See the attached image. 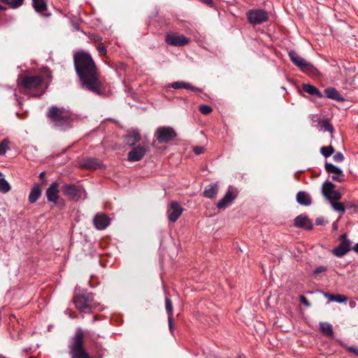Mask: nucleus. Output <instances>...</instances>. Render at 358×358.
I'll return each instance as SVG.
<instances>
[{"label": "nucleus", "instance_id": "nucleus-18", "mask_svg": "<svg viewBox=\"0 0 358 358\" xmlns=\"http://www.w3.org/2000/svg\"><path fill=\"white\" fill-rule=\"evenodd\" d=\"M237 192L234 189L229 190L225 195L217 203V207L220 209L225 208L237 196Z\"/></svg>", "mask_w": 358, "mask_h": 358}, {"label": "nucleus", "instance_id": "nucleus-46", "mask_svg": "<svg viewBox=\"0 0 358 358\" xmlns=\"http://www.w3.org/2000/svg\"><path fill=\"white\" fill-rule=\"evenodd\" d=\"M202 2H203L204 3H206V5H208V6L210 7H212L213 5V0H201Z\"/></svg>", "mask_w": 358, "mask_h": 358}, {"label": "nucleus", "instance_id": "nucleus-22", "mask_svg": "<svg viewBox=\"0 0 358 358\" xmlns=\"http://www.w3.org/2000/svg\"><path fill=\"white\" fill-rule=\"evenodd\" d=\"M101 166V162L99 159L94 157H89L84 159L81 164V166L88 169H95Z\"/></svg>", "mask_w": 358, "mask_h": 358}, {"label": "nucleus", "instance_id": "nucleus-43", "mask_svg": "<svg viewBox=\"0 0 358 358\" xmlns=\"http://www.w3.org/2000/svg\"><path fill=\"white\" fill-rule=\"evenodd\" d=\"M327 271V268H326L325 266H320L317 267V268L314 270L313 273H314L315 274H318V273H320L324 272V271Z\"/></svg>", "mask_w": 358, "mask_h": 358}, {"label": "nucleus", "instance_id": "nucleus-33", "mask_svg": "<svg viewBox=\"0 0 358 358\" xmlns=\"http://www.w3.org/2000/svg\"><path fill=\"white\" fill-rule=\"evenodd\" d=\"M1 1L8 5L11 8H17L22 5L24 0H1Z\"/></svg>", "mask_w": 358, "mask_h": 358}, {"label": "nucleus", "instance_id": "nucleus-7", "mask_svg": "<svg viewBox=\"0 0 358 358\" xmlns=\"http://www.w3.org/2000/svg\"><path fill=\"white\" fill-rule=\"evenodd\" d=\"M176 136L177 133L171 127H159L154 134V137L159 143H166Z\"/></svg>", "mask_w": 358, "mask_h": 358}, {"label": "nucleus", "instance_id": "nucleus-21", "mask_svg": "<svg viewBox=\"0 0 358 358\" xmlns=\"http://www.w3.org/2000/svg\"><path fill=\"white\" fill-rule=\"evenodd\" d=\"M219 189L217 183H213L207 185L203 191V196L208 199H213L216 196Z\"/></svg>", "mask_w": 358, "mask_h": 358}, {"label": "nucleus", "instance_id": "nucleus-28", "mask_svg": "<svg viewBox=\"0 0 358 358\" xmlns=\"http://www.w3.org/2000/svg\"><path fill=\"white\" fill-rule=\"evenodd\" d=\"M324 296L327 298L329 301H336L338 303H344L348 301V298L342 294H332L329 293H324Z\"/></svg>", "mask_w": 358, "mask_h": 358}, {"label": "nucleus", "instance_id": "nucleus-20", "mask_svg": "<svg viewBox=\"0 0 358 358\" xmlns=\"http://www.w3.org/2000/svg\"><path fill=\"white\" fill-rule=\"evenodd\" d=\"M124 139L128 145L134 147L138 143H139L141 139V136L138 131L133 130L129 131V134L125 136Z\"/></svg>", "mask_w": 358, "mask_h": 358}, {"label": "nucleus", "instance_id": "nucleus-39", "mask_svg": "<svg viewBox=\"0 0 358 358\" xmlns=\"http://www.w3.org/2000/svg\"><path fill=\"white\" fill-rule=\"evenodd\" d=\"M96 49L101 55H106L107 49L106 45L103 43H99L96 47Z\"/></svg>", "mask_w": 358, "mask_h": 358}, {"label": "nucleus", "instance_id": "nucleus-49", "mask_svg": "<svg viewBox=\"0 0 358 358\" xmlns=\"http://www.w3.org/2000/svg\"><path fill=\"white\" fill-rule=\"evenodd\" d=\"M94 41H96V42H99V43H101V40H102V38L99 36H96L93 38Z\"/></svg>", "mask_w": 358, "mask_h": 358}, {"label": "nucleus", "instance_id": "nucleus-4", "mask_svg": "<svg viewBox=\"0 0 358 358\" xmlns=\"http://www.w3.org/2000/svg\"><path fill=\"white\" fill-rule=\"evenodd\" d=\"M73 302L76 308L81 313H90L99 306V303L94 299V295L87 292L75 294Z\"/></svg>", "mask_w": 358, "mask_h": 358}, {"label": "nucleus", "instance_id": "nucleus-30", "mask_svg": "<svg viewBox=\"0 0 358 358\" xmlns=\"http://www.w3.org/2000/svg\"><path fill=\"white\" fill-rule=\"evenodd\" d=\"M33 6L36 12L43 13L47 9L46 0H32Z\"/></svg>", "mask_w": 358, "mask_h": 358}, {"label": "nucleus", "instance_id": "nucleus-52", "mask_svg": "<svg viewBox=\"0 0 358 358\" xmlns=\"http://www.w3.org/2000/svg\"><path fill=\"white\" fill-rule=\"evenodd\" d=\"M316 224H322V220L321 219H320V218H317L316 220Z\"/></svg>", "mask_w": 358, "mask_h": 358}, {"label": "nucleus", "instance_id": "nucleus-53", "mask_svg": "<svg viewBox=\"0 0 358 358\" xmlns=\"http://www.w3.org/2000/svg\"><path fill=\"white\" fill-rule=\"evenodd\" d=\"M236 358H245V357L243 356H238Z\"/></svg>", "mask_w": 358, "mask_h": 358}, {"label": "nucleus", "instance_id": "nucleus-19", "mask_svg": "<svg viewBox=\"0 0 358 358\" xmlns=\"http://www.w3.org/2000/svg\"><path fill=\"white\" fill-rule=\"evenodd\" d=\"M294 225L299 228L311 229L313 224L308 217L305 215H300L294 219Z\"/></svg>", "mask_w": 358, "mask_h": 358}, {"label": "nucleus", "instance_id": "nucleus-29", "mask_svg": "<svg viewBox=\"0 0 358 358\" xmlns=\"http://www.w3.org/2000/svg\"><path fill=\"white\" fill-rule=\"evenodd\" d=\"M320 330L323 334L332 337L334 335L333 328L331 324L327 322L320 323Z\"/></svg>", "mask_w": 358, "mask_h": 358}, {"label": "nucleus", "instance_id": "nucleus-6", "mask_svg": "<svg viewBox=\"0 0 358 358\" xmlns=\"http://www.w3.org/2000/svg\"><path fill=\"white\" fill-rule=\"evenodd\" d=\"M289 56L293 64L300 69L301 71L308 74H315L317 69L303 57L299 56L296 52L292 50L289 52Z\"/></svg>", "mask_w": 358, "mask_h": 358}, {"label": "nucleus", "instance_id": "nucleus-41", "mask_svg": "<svg viewBox=\"0 0 358 358\" xmlns=\"http://www.w3.org/2000/svg\"><path fill=\"white\" fill-rule=\"evenodd\" d=\"M299 300L302 304H303L306 307H309L310 306V303H309L308 300L306 296L303 295H301L299 296Z\"/></svg>", "mask_w": 358, "mask_h": 358}, {"label": "nucleus", "instance_id": "nucleus-5", "mask_svg": "<svg viewBox=\"0 0 358 358\" xmlns=\"http://www.w3.org/2000/svg\"><path fill=\"white\" fill-rule=\"evenodd\" d=\"M51 76L50 72L46 73L45 77L36 75L20 76L17 79V85L26 90L37 89L44 82L50 83Z\"/></svg>", "mask_w": 358, "mask_h": 358}, {"label": "nucleus", "instance_id": "nucleus-34", "mask_svg": "<svg viewBox=\"0 0 358 358\" xmlns=\"http://www.w3.org/2000/svg\"><path fill=\"white\" fill-rule=\"evenodd\" d=\"M334 148L331 145L323 146L320 148V152L324 157H329L334 152Z\"/></svg>", "mask_w": 358, "mask_h": 358}, {"label": "nucleus", "instance_id": "nucleus-27", "mask_svg": "<svg viewBox=\"0 0 358 358\" xmlns=\"http://www.w3.org/2000/svg\"><path fill=\"white\" fill-rule=\"evenodd\" d=\"M303 90L306 93L311 94V95H314L318 98L323 97V94H322V92L317 88H316L315 86H313L312 85L304 84L303 85Z\"/></svg>", "mask_w": 358, "mask_h": 358}, {"label": "nucleus", "instance_id": "nucleus-9", "mask_svg": "<svg viewBox=\"0 0 358 358\" xmlns=\"http://www.w3.org/2000/svg\"><path fill=\"white\" fill-rule=\"evenodd\" d=\"M62 194L69 199L78 201L85 190L79 186L73 184H64L61 188Z\"/></svg>", "mask_w": 358, "mask_h": 358}, {"label": "nucleus", "instance_id": "nucleus-40", "mask_svg": "<svg viewBox=\"0 0 358 358\" xmlns=\"http://www.w3.org/2000/svg\"><path fill=\"white\" fill-rule=\"evenodd\" d=\"M333 158L336 162H341L344 159V156L341 152H338L334 155Z\"/></svg>", "mask_w": 358, "mask_h": 358}, {"label": "nucleus", "instance_id": "nucleus-1", "mask_svg": "<svg viewBox=\"0 0 358 358\" xmlns=\"http://www.w3.org/2000/svg\"><path fill=\"white\" fill-rule=\"evenodd\" d=\"M73 63L82 88L97 95L103 94V82L92 55L78 50L73 54Z\"/></svg>", "mask_w": 358, "mask_h": 358}, {"label": "nucleus", "instance_id": "nucleus-50", "mask_svg": "<svg viewBox=\"0 0 358 358\" xmlns=\"http://www.w3.org/2000/svg\"><path fill=\"white\" fill-rule=\"evenodd\" d=\"M352 250H353L355 252L358 253V243H356V244L352 247Z\"/></svg>", "mask_w": 358, "mask_h": 358}, {"label": "nucleus", "instance_id": "nucleus-42", "mask_svg": "<svg viewBox=\"0 0 358 358\" xmlns=\"http://www.w3.org/2000/svg\"><path fill=\"white\" fill-rule=\"evenodd\" d=\"M195 155H199L203 152L204 148L201 146H196L193 148Z\"/></svg>", "mask_w": 358, "mask_h": 358}, {"label": "nucleus", "instance_id": "nucleus-48", "mask_svg": "<svg viewBox=\"0 0 358 358\" xmlns=\"http://www.w3.org/2000/svg\"><path fill=\"white\" fill-rule=\"evenodd\" d=\"M356 305L357 303L355 301H350L349 302V306L351 308H355L356 307Z\"/></svg>", "mask_w": 358, "mask_h": 358}, {"label": "nucleus", "instance_id": "nucleus-37", "mask_svg": "<svg viewBox=\"0 0 358 358\" xmlns=\"http://www.w3.org/2000/svg\"><path fill=\"white\" fill-rule=\"evenodd\" d=\"M9 141L6 138L3 139L0 143V155H4L7 150L9 149L8 147Z\"/></svg>", "mask_w": 358, "mask_h": 358}, {"label": "nucleus", "instance_id": "nucleus-2", "mask_svg": "<svg viewBox=\"0 0 358 358\" xmlns=\"http://www.w3.org/2000/svg\"><path fill=\"white\" fill-rule=\"evenodd\" d=\"M94 348L96 355L90 356L84 348L83 332L81 329H78L73 338L72 343L69 346L71 358H102L105 349L98 343H95Z\"/></svg>", "mask_w": 358, "mask_h": 358}, {"label": "nucleus", "instance_id": "nucleus-55", "mask_svg": "<svg viewBox=\"0 0 358 358\" xmlns=\"http://www.w3.org/2000/svg\"><path fill=\"white\" fill-rule=\"evenodd\" d=\"M357 301H358V299H357Z\"/></svg>", "mask_w": 358, "mask_h": 358}, {"label": "nucleus", "instance_id": "nucleus-31", "mask_svg": "<svg viewBox=\"0 0 358 358\" xmlns=\"http://www.w3.org/2000/svg\"><path fill=\"white\" fill-rule=\"evenodd\" d=\"M338 201V200H333L330 201L331 206L335 211L343 214L345 211V204Z\"/></svg>", "mask_w": 358, "mask_h": 358}, {"label": "nucleus", "instance_id": "nucleus-44", "mask_svg": "<svg viewBox=\"0 0 358 358\" xmlns=\"http://www.w3.org/2000/svg\"><path fill=\"white\" fill-rule=\"evenodd\" d=\"M345 204V209L348 208V209H351V208H353L355 210V211H357V206L353 203H351V202H346Z\"/></svg>", "mask_w": 358, "mask_h": 358}, {"label": "nucleus", "instance_id": "nucleus-32", "mask_svg": "<svg viewBox=\"0 0 358 358\" xmlns=\"http://www.w3.org/2000/svg\"><path fill=\"white\" fill-rule=\"evenodd\" d=\"M319 126L324 129V131H329L331 135L334 132V129L333 126L330 124L329 120H320L318 123Z\"/></svg>", "mask_w": 358, "mask_h": 358}, {"label": "nucleus", "instance_id": "nucleus-14", "mask_svg": "<svg viewBox=\"0 0 358 358\" xmlns=\"http://www.w3.org/2000/svg\"><path fill=\"white\" fill-rule=\"evenodd\" d=\"M147 152V148L141 145L133 147L128 152L127 160L131 162H138L141 160Z\"/></svg>", "mask_w": 358, "mask_h": 358}, {"label": "nucleus", "instance_id": "nucleus-16", "mask_svg": "<svg viewBox=\"0 0 358 358\" xmlns=\"http://www.w3.org/2000/svg\"><path fill=\"white\" fill-rule=\"evenodd\" d=\"M110 222V218L104 213H97L93 219L94 226L98 230L105 229Z\"/></svg>", "mask_w": 358, "mask_h": 358}, {"label": "nucleus", "instance_id": "nucleus-51", "mask_svg": "<svg viewBox=\"0 0 358 358\" xmlns=\"http://www.w3.org/2000/svg\"><path fill=\"white\" fill-rule=\"evenodd\" d=\"M44 176H45V172H41V173L39 174V178H40V179H41V180H43Z\"/></svg>", "mask_w": 358, "mask_h": 358}, {"label": "nucleus", "instance_id": "nucleus-3", "mask_svg": "<svg viewBox=\"0 0 358 358\" xmlns=\"http://www.w3.org/2000/svg\"><path fill=\"white\" fill-rule=\"evenodd\" d=\"M46 115L53 125L62 131L71 128L74 120L73 114L63 107L52 106Z\"/></svg>", "mask_w": 358, "mask_h": 358}, {"label": "nucleus", "instance_id": "nucleus-47", "mask_svg": "<svg viewBox=\"0 0 358 358\" xmlns=\"http://www.w3.org/2000/svg\"><path fill=\"white\" fill-rule=\"evenodd\" d=\"M348 351L351 352H353L355 355H357L358 356V350L356 349V348H354L352 347H350L348 349Z\"/></svg>", "mask_w": 358, "mask_h": 358}, {"label": "nucleus", "instance_id": "nucleus-11", "mask_svg": "<svg viewBox=\"0 0 358 358\" xmlns=\"http://www.w3.org/2000/svg\"><path fill=\"white\" fill-rule=\"evenodd\" d=\"M334 187L335 185L329 181H326L322 185V193L329 201L333 200H340L341 199V194L337 190H335Z\"/></svg>", "mask_w": 358, "mask_h": 358}, {"label": "nucleus", "instance_id": "nucleus-10", "mask_svg": "<svg viewBox=\"0 0 358 358\" xmlns=\"http://www.w3.org/2000/svg\"><path fill=\"white\" fill-rule=\"evenodd\" d=\"M248 22L252 24H259L268 20V13L262 9H252L246 13Z\"/></svg>", "mask_w": 358, "mask_h": 358}, {"label": "nucleus", "instance_id": "nucleus-12", "mask_svg": "<svg viewBox=\"0 0 358 358\" xmlns=\"http://www.w3.org/2000/svg\"><path fill=\"white\" fill-rule=\"evenodd\" d=\"M184 209L178 201L170 202L167 208L168 219L171 222H176L182 215Z\"/></svg>", "mask_w": 358, "mask_h": 358}, {"label": "nucleus", "instance_id": "nucleus-23", "mask_svg": "<svg viewBox=\"0 0 358 358\" xmlns=\"http://www.w3.org/2000/svg\"><path fill=\"white\" fill-rule=\"evenodd\" d=\"M41 192H42L41 186L39 184L34 185V186L33 187V188L31 189V190L29 194L28 200H29V203H35L41 196Z\"/></svg>", "mask_w": 358, "mask_h": 358}, {"label": "nucleus", "instance_id": "nucleus-54", "mask_svg": "<svg viewBox=\"0 0 358 358\" xmlns=\"http://www.w3.org/2000/svg\"><path fill=\"white\" fill-rule=\"evenodd\" d=\"M2 8V6L0 5V10Z\"/></svg>", "mask_w": 358, "mask_h": 358}, {"label": "nucleus", "instance_id": "nucleus-38", "mask_svg": "<svg viewBox=\"0 0 358 358\" xmlns=\"http://www.w3.org/2000/svg\"><path fill=\"white\" fill-rule=\"evenodd\" d=\"M199 110L200 113L203 115H208L213 110L212 108L208 105L199 106Z\"/></svg>", "mask_w": 358, "mask_h": 358}, {"label": "nucleus", "instance_id": "nucleus-24", "mask_svg": "<svg viewBox=\"0 0 358 358\" xmlns=\"http://www.w3.org/2000/svg\"><path fill=\"white\" fill-rule=\"evenodd\" d=\"M325 95L327 98L337 101H343L344 98L338 92V91L334 87H328L324 90Z\"/></svg>", "mask_w": 358, "mask_h": 358}, {"label": "nucleus", "instance_id": "nucleus-26", "mask_svg": "<svg viewBox=\"0 0 358 358\" xmlns=\"http://www.w3.org/2000/svg\"><path fill=\"white\" fill-rule=\"evenodd\" d=\"M171 87L173 89L184 88V89H187V90L193 91V92H199V91H201V90L199 89L198 87H196L192 85L190 83H185L184 81L174 82V83H173L171 84Z\"/></svg>", "mask_w": 358, "mask_h": 358}, {"label": "nucleus", "instance_id": "nucleus-17", "mask_svg": "<svg viewBox=\"0 0 358 358\" xmlns=\"http://www.w3.org/2000/svg\"><path fill=\"white\" fill-rule=\"evenodd\" d=\"M325 170L329 173L332 174L333 180L337 182H342L344 180V174L343 171L335 165L327 162L325 164Z\"/></svg>", "mask_w": 358, "mask_h": 358}, {"label": "nucleus", "instance_id": "nucleus-45", "mask_svg": "<svg viewBox=\"0 0 358 358\" xmlns=\"http://www.w3.org/2000/svg\"><path fill=\"white\" fill-rule=\"evenodd\" d=\"M169 327L171 331L173 330V315L168 316Z\"/></svg>", "mask_w": 358, "mask_h": 358}, {"label": "nucleus", "instance_id": "nucleus-15", "mask_svg": "<svg viewBox=\"0 0 358 358\" xmlns=\"http://www.w3.org/2000/svg\"><path fill=\"white\" fill-rule=\"evenodd\" d=\"M59 184L57 182H52L45 191L47 200L55 205H57L59 203Z\"/></svg>", "mask_w": 358, "mask_h": 358}, {"label": "nucleus", "instance_id": "nucleus-8", "mask_svg": "<svg viewBox=\"0 0 358 358\" xmlns=\"http://www.w3.org/2000/svg\"><path fill=\"white\" fill-rule=\"evenodd\" d=\"M340 243L331 251L332 254L337 257H344L349 251L352 250V242L347 238V234H343L339 236Z\"/></svg>", "mask_w": 358, "mask_h": 358}, {"label": "nucleus", "instance_id": "nucleus-25", "mask_svg": "<svg viewBox=\"0 0 358 358\" xmlns=\"http://www.w3.org/2000/svg\"><path fill=\"white\" fill-rule=\"evenodd\" d=\"M296 201L303 206H310L312 203L310 195L306 192L300 191L296 194Z\"/></svg>", "mask_w": 358, "mask_h": 358}, {"label": "nucleus", "instance_id": "nucleus-36", "mask_svg": "<svg viewBox=\"0 0 358 358\" xmlns=\"http://www.w3.org/2000/svg\"><path fill=\"white\" fill-rule=\"evenodd\" d=\"M165 308L168 316L173 315V305L171 299L168 296L165 298Z\"/></svg>", "mask_w": 358, "mask_h": 358}, {"label": "nucleus", "instance_id": "nucleus-13", "mask_svg": "<svg viewBox=\"0 0 358 358\" xmlns=\"http://www.w3.org/2000/svg\"><path fill=\"white\" fill-rule=\"evenodd\" d=\"M165 42L172 46H184L189 43V39L182 34L170 33L166 35Z\"/></svg>", "mask_w": 358, "mask_h": 358}, {"label": "nucleus", "instance_id": "nucleus-35", "mask_svg": "<svg viewBox=\"0 0 358 358\" xmlns=\"http://www.w3.org/2000/svg\"><path fill=\"white\" fill-rule=\"evenodd\" d=\"M10 189L9 183L4 179L0 178V192L6 193Z\"/></svg>", "mask_w": 358, "mask_h": 358}]
</instances>
